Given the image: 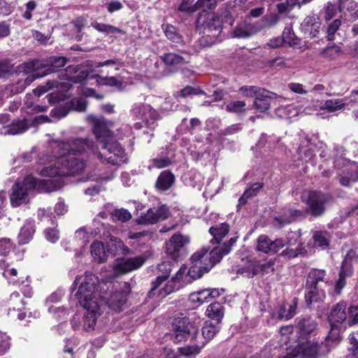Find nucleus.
Masks as SVG:
<instances>
[{
	"label": "nucleus",
	"instance_id": "obj_1",
	"mask_svg": "<svg viewBox=\"0 0 358 358\" xmlns=\"http://www.w3.org/2000/svg\"><path fill=\"white\" fill-rule=\"evenodd\" d=\"M94 142L87 138H71L57 142L55 152L59 157L57 164L60 166L63 177L73 176L83 173L87 166L84 155L94 152Z\"/></svg>",
	"mask_w": 358,
	"mask_h": 358
},
{
	"label": "nucleus",
	"instance_id": "obj_2",
	"mask_svg": "<svg viewBox=\"0 0 358 358\" xmlns=\"http://www.w3.org/2000/svg\"><path fill=\"white\" fill-rule=\"evenodd\" d=\"M302 231H289L285 238L271 240L268 236L261 234L257 238L256 250L266 255H275L280 258L290 260L299 257H305L308 250L301 239Z\"/></svg>",
	"mask_w": 358,
	"mask_h": 358
},
{
	"label": "nucleus",
	"instance_id": "obj_3",
	"mask_svg": "<svg viewBox=\"0 0 358 358\" xmlns=\"http://www.w3.org/2000/svg\"><path fill=\"white\" fill-rule=\"evenodd\" d=\"M238 238V236L231 237L222 245H217L210 250L209 247H203L194 252L189 259L188 276L193 280L201 278L214 266L220 262L224 256L230 253Z\"/></svg>",
	"mask_w": 358,
	"mask_h": 358
},
{
	"label": "nucleus",
	"instance_id": "obj_4",
	"mask_svg": "<svg viewBox=\"0 0 358 358\" xmlns=\"http://www.w3.org/2000/svg\"><path fill=\"white\" fill-rule=\"evenodd\" d=\"M80 284L75 296L79 304L87 310L85 316V322L88 321L89 327H93L96 322V313L99 310V305L96 297V289L99 284L98 277L90 271L85 272L83 275L76 276L72 287Z\"/></svg>",
	"mask_w": 358,
	"mask_h": 358
},
{
	"label": "nucleus",
	"instance_id": "obj_5",
	"mask_svg": "<svg viewBox=\"0 0 358 358\" xmlns=\"http://www.w3.org/2000/svg\"><path fill=\"white\" fill-rule=\"evenodd\" d=\"M328 282L327 272L324 269L312 268L306 275L304 284V301L306 306L320 303L325 297L323 285Z\"/></svg>",
	"mask_w": 358,
	"mask_h": 358
},
{
	"label": "nucleus",
	"instance_id": "obj_6",
	"mask_svg": "<svg viewBox=\"0 0 358 358\" xmlns=\"http://www.w3.org/2000/svg\"><path fill=\"white\" fill-rule=\"evenodd\" d=\"M348 303L345 301H340L333 305L327 314V321L330 330L326 336V340L340 341L342 339V332L346 329L344 325L348 319Z\"/></svg>",
	"mask_w": 358,
	"mask_h": 358
},
{
	"label": "nucleus",
	"instance_id": "obj_7",
	"mask_svg": "<svg viewBox=\"0 0 358 358\" xmlns=\"http://www.w3.org/2000/svg\"><path fill=\"white\" fill-rule=\"evenodd\" d=\"M68 61L67 57L62 56H52L45 60L34 59L24 64V71L31 73L34 79L43 78L58 71L66 65Z\"/></svg>",
	"mask_w": 358,
	"mask_h": 358
},
{
	"label": "nucleus",
	"instance_id": "obj_8",
	"mask_svg": "<svg viewBox=\"0 0 358 358\" xmlns=\"http://www.w3.org/2000/svg\"><path fill=\"white\" fill-rule=\"evenodd\" d=\"M172 338L176 343L190 340L196 342L199 329L183 313L176 316L172 322Z\"/></svg>",
	"mask_w": 358,
	"mask_h": 358
},
{
	"label": "nucleus",
	"instance_id": "obj_9",
	"mask_svg": "<svg viewBox=\"0 0 358 358\" xmlns=\"http://www.w3.org/2000/svg\"><path fill=\"white\" fill-rule=\"evenodd\" d=\"M333 199L331 194L320 190H310L303 202L306 206V213L313 217L323 216L327 210V205Z\"/></svg>",
	"mask_w": 358,
	"mask_h": 358
},
{
	"label": "nucleus",
	"instance_id": "obj_10",
	"mask_svg": "<svg viewBox=\"0 0 358 358\" xmlns=\"http://www.w3.org/2000/svg\"><path fill=\"white\" fill-rule=\"evenodd\" d=\"M194 0H181L178 10L182 12H194L201 10L199 13L196 22H208L213 17L210 11L215 10L217 5V0H198L194 6Z\"/></svg>",
	"mask_w": 358,
	"mask_h": 358
},
{
	"label": "nucleus",
	"instance_id": "obj_11",
	"mask_svg": "<svg viewBox=\"0 0 358 358\" xmlns=\"http://www.w3.org/2000/svg\"><path fill=\"white\" fill-rule=\"evenodd\" d=\"M101 150L102 151L99 153V157L103 162L115 166H120L128 162L125 150L115 139L101 145Z\"/></svg>",
	"mask_w": 358,
	"mask_h": 358
},
{
	"label": "nucleus",
	"instance_id": "obj_12",
	"mask_svg": "<svg viewBox=\"0 0 358 358\" xmlns=\"http://www.w3.org/2000/svg\"><path fill=\"white\" fill-rule=\"evenodd\" d=\"M189 242V238L187 236L182 235L180 233H175L165 242V252L173 260L178 261L186 255L185 245Z\"/></svg>",
	"mask_w": 358,
	"mask_h": 358
},
{
	"label": "nucleus",
	"instance_id": "obj_13",
	"mask_svg": "<svg viewBox=\"0 0 358 358\" xmlns=\"http://www.w3.org/2000/svg\"><path fill=\"white\" fill-rule=\"evenodd\" d=\"M130 293L131 285L129 282L120 283L106 301L108 308L116 313L122 311Z\"/></svg>",
	"mask_w": 358,
	"mask_h": 358
},
{
	"label": "nucleus",
	"instance_id": "obj_14",
	"mask_svg": "<svg viewBox=\"0 0 358 358\" xmlns=\"http://www.w3.org/2000/svg\"><path fill=\"white\" fill-rule=\"evenodd\" d=\"M173 268V264L169 261L162 262L157 264L155 270L157 276L152 280L150 282L151 287L148 294L150 298H154L157 295L156 292L158 288L169 279Z\"/></svg>",
	"mask_w": 358,
	"mask_h": 358
},
{
	"label": "nucleus",
	"instance_id": "obj_15",
	"mask_svg": "<svg viewBox=\"0 0 358 358\" xmlns=\"http://www.w3.org/2000/svg\"><path fill=\"white\" fill-rule=\"evenodd\" d=\"M170 215L169 207L166 204H162L157 208H150L145 213H141L137 222L141 224H153L168 219Z\"/></svg>",
	"mask_w": 358,
	"mask_h": 358
},
{
	"label": "nucleus",
	"instance_id": "obj_16",
	"mask_svg": "<svg viewBox=\"0 0 358 358\" xmlns=\"http://www.w3.org/2000/svg\"><path fill=\"white\" fill-rule=\"evenodd\" d=\"M195 29L199 31L203 29V36L200 38L201 44L206 45L204 43H207L208 45L214 43V38H218L222 29V24H195Z\"/></svg>",
	"mask_w": 358,
	"mask_h": 358
},
{
	"label": "nucleus",
	"instance_id": "obj_17",
	"mask_svg": "<svg viewBox=\"0 0 358 358\" xmlns=\"http://www.w3.org/2000/svg\"><path fill=\"white\" fill-rule=\"evenodd\" d=\"M306 213L301 209L283 208L280 215L274 217V224L279 229L289 224L296 220L298 217H305Z\"/></svg>",
	"mask_w": 358,
	"mask_h": 358
},
{
	"label": "nucleus",
	"instance_id": "obj_18",
	"mask_svg": "<svg viewBox=\"0 0 358 358\" xmlns=\"http://www.w3.org/2000/svg\"><path fill=\"white\" fill-rule=\"evenodd\" d=\"M322 346L323 342L314 339L312 342L308 340L306 342L300 341L295 347L300 358H318Z\"/></svg>",
	"mask_w": 358,
	"mask_h": 358
},
{
	"label": "nucleus",
	"instance_id": "obj_19",
	"mask_svg": "<svg viewBox=\"0 0 358 358\" xmlns=\"http://www.w3.org/2000/svg\"><path fill=\"white\" fill-rule=\"evenodd\" d=\"M145 261L146 257L143 255L122 259L115 264L114 269L117 273L126 274L141 268Z\"/></svg>",
	"mask_w": 358,
	"mask_h": 358
},
{
	"label": "nucleus",
	"instance_id": "obj_20",
	"mask_svg": "<svg viewBox=\"0 0 358 358\" xmlns=\"http://www.w3.org/2000/svg\"><path fill=\"white\" fill-rule=\"evenodd\" d=\"M66 71L72 73V75L69 76L68 80L75 83L85 84L90 77L91 78H96V76H90V73L93 71L88 66L71 65L66 68Z\"/></svg>",
	"mask_w": 358,
	"mask_h": 358
},
{
	"label": "nucleus",
	"instance_id": "obj_21",
	"mask_svg": "<svg viewBox=\"0 0 358 358\" xmlns=\"http://www.w3.org/2000/svg\"><path fill=\"white\" fill-rule=\"evenodd\" d=\"M92 131L96 140L102 145L114 140L113 132L108 129L106 122L102 120L96 119L94 121Z\"/></svg>",
	"mask_w": 358,
	"mask_h": 358
},
{
	"label": "nucleus",
	"instance_id": "obj_22",
	"mask_svg": "<svg viewBox=\"0 0 358 358\" xmlns=\"http://www.w3.org/2000/svg\"><path fill=\"white\" fill-rule=\"evenodd\" d=\"M296 327L301 336H310L317 327V322L308 315L301 316L295 320Z\"/></svg>",
	"mask_w": 358,
	"mask_h": 358
},
{
	"label": "nucleus",
	"instance_id": "obj_23",
	"mask_svg": "<svg viewBox=\"0 0 358 358\" xmlns=\"http://www.w3.org/2000/svg\"><path fill=\"white\" fill-rule=\"evenodd\" d=\"M135 113H142L141 118L145 122L146 127L154 130L157 127L156 121L159 118L158 112L153 109L150 105L137 107L134 109Z\"/></svg>",
	"mask_w": 358,
	"mask_h": 358
},
{
	"label": "nucleus",
	"instance_id": "obj_24",
	"mask_svg": "<svg viewBox=\"0 0 358 358\" xmlns=\"http://www.w3.org/2000/svg\"><path fill=\"white\" fill-rule=\"evenodd\" d=\"M358 264V254L353 250L350 249L347 251L341 262L340 270L338 272L344 273L348 276L354 275V265Z\"/></svg>",
	"mask_w": 358,
	"mask_h": 358
},
{
	"label": "nucleus",
	"instance_id": "obj_25",
	"mask_svg": "<svg viewBox=\"0 0 358 358\" xmlns=\"http://www.w3.org/2000/svg\"><path fill=\"white\" fill-rule=\"evenodd\" d=\"M230 226L227 222H222L209 228L208 232L213 236L210 243L212 245H222L223 239L229 234Z\"/></svg>",
	"mask_w": 358,
	"mask_h": 358
},
{
	"label": "nucleus",
	"instance_id": "obj_26",
	"mask_svg": "<svg viewBox=\"0 0 358 358\" xmlns=\"http://www.w3.org/2000/svg\"><path fill=\"white\" fill-rule=\"evenodd\" d=\"M35 232V221L34 220H25L17 235L18 244L22 245L29 243L33 239Z\"/></svg>",
	"mask_w": 358,
	"mask_h": 358
},
{
	"label": "nucleus",
	"instance_id": "obj_27",
	"mask_svg": "<svg viewBox=\"0 0 358 358\" xmlns=\"http://www.w3.org/2000/svg\"><path fill=\"white\" fill-rule=\"evenodd\" d=\"M175 180V176L170 170L163 171L159 175L155 187L159 192H166L173 187Z\"/></svg>",
	"mask_w": 358,
	"mask_h": 358
},
{
	"label": "nucleus",
	"instance_id": "obj_28",
	"mask_svg": "<svg viewBox=\"0 0 358 358\" xmlns=\"http://www.w3.org/2000/svg\"><path fill=\"white\" fill-rule=\"evenodd\" d=\"M29 120L27 118L15 119L6 127H3L5 135H18L24 133L29 129Z\"/></svg>",
	"mask_w": 358,
	"mask_h": 358
},
{
	"label": "nucleus",
	"instance_id": "obj_29",
	"mask_svg": "<svg viewBox=\"0 0 358 358\" xmlns=\"http://www.w3.org/2000/svg\"><path fill=\"white\" fill-rule=\"evenodd\" d=\"M332 236L326 230H317L313 232L312 239L314 245L322 250H327L329 248Z\"/></svg>",
	"mask_w": 358,
	"mask_h": 358
},
{
	"label": "nucleus",
	"instance_id": "obj_30",
	"mask_svg": "<svg viewBox=\"0 0 358 358\" xmlns=\"http://www.w3.org/2000/svg\"><path fill=\"white\" fill-rule=\"evenodd\" d=\"M206 313L213 322L220 324L224 315V307L219 302L211 303L208 306Z\"/></svg>",
	"mask_w": 358,
	"mask_h": 358
},
{
	"label": "nucleus",
	"instance_id": "obj_31",
	"mask_svg": "<svg viewBox=\"0 0 358 358\" xmlns=\"http://www.w3.org/2000/svg\"><path fill=\"white\" fill-rule=\"evenodd\" d=\"M27 195V189H24L19 182H15L12 187V193L10 195V204L13 207L20 206Z\"/></svg>",
	"mask_w": 358,
	"mask_h": 358
},
{
	"label": "nucleus",
	"instance_id": "obj_32",
	"mask_svg": "<svg viewBox=\"0 0 358 358\" xmlns=\"http://www.w3.org/2000/svg\"><path fill=\"white\" fill-rule=\"evenodd\" d=\"M220 324L213 322L212 320H207L201 329V333L205 342H202V345L208 341L213 339L214 336L220 331Z\"/></svg>",
	"mask_w": 358,
	"mask_h": 358
},
{
	"label": "nucleus",
	"instance_id": "obj_33",
	"mask_svg": "<svg viewBox=\"0 0 358 358\" xmlns=\"http://www.w3.org/2000/svg\"><path fill=\"white\" fill-rule=\"evenodd\" d=\"M255 24H238L234 30V37L247 38L255 34L258 29L254 26Z\"/></svg>",
	"mask_w": 358,
	"mask_h": 358
},
{
	"label": "nucleus",
	"instance_id": "obj_34",
	"mask_svg": "<svg viewBox=\"0 0 358 358\" xmlns=\"http://www.w3.org/2000/svg\"><path fill=\"white\" fill-rule=\"evenodd\" d=\"M74 109V103L73 101L66 102L60 104L50 111V116L54 118L61 119L66 117L69 113Z\"/></svg>",
	"mask_w": 358,
	"mask_h": 358
},
{
	"label": "nucleus",
	"instance_id": "obj_35",
	"mask_svg": "<svg viewBox=\"0 0 358 358\" xmlns=\"http://www.w3.org/2000/svg\"><path fill=\"white\" fill-rule=\"evenodd\" d=\"M182 287V283L172 277L166 282L164 287L157 291V296L162 298L165 297L168 294L179 290Z\"/></svg>",
	"mask_w": 358,
	"mask_h": 358
},
{
	"label": "nucleus",
	"instance_id": "obj_36",
	"mask_svg": "<svg viewBox=\"0 0 358 358\" xmlns=\"http://www.w3.org/2000/svg\"><path fill=\"white\" fill-rule=\"evenodd\" d=\"M162 27L164 29V34L166 38L176 43L182 42V36L179 33L178 29L172 24H162Z\"/></svg>",
	"mask_w": 358,
	"mask_h": 358
},
{
	"label": "nucleus",
	"instance_id": "obj_37",
	"mask_svg": "<svg viewBox=\"0 0 358 358\" xmlns=\"http://www.w3.org/2000/svg\"><path fill=\"white\" fill-rule=\"evenodd\" d=\"M52 179L37 180L33 177L27 176L24 178V183L27 188H36L37 186L40 188L46 189L50 191L49 185L52 184Z\"/></svg>",
	"mask_w": 358,
	"mask_h": 358
},
{
	"label": "nucleus",
	"instance_id": "obj_38",
	"mask_svg": "<svg viewBox=\"0 0 358 358\" xmlns=\"http://www.w3.org/2000/svg\"><path fill=\"white\" fill-rule=\"evenodd\" d=\"M296 6L299 7V0H286L276 5L277 12L279 15L290 17L289 15Z\"/></svg>",
	"mask_w": 358,
	"mask_h": 358
},
{
	"label": "nucleus",
	"instance_id": "obj_39",
	"mask_svg": "<svg viewBox=\"0 0 358 358\" xmlns=\"http://www.w3.org/2000/svg\"><path fill=\"white\" fill-rule=\"evenodd\" d=\"M342 52L341 47L334 45L322 49L320 55L328 61H333L338 58Z\"/></svg>",
	"mask_w": 358,
	"mask_h": 358
},
{
	"label": "nucleus",
	"instance_id": "obj_40",
	"mask_svg": "<svg viewBox=\"0 0 358 358\" xmlns=\"http://www.w3.org/2000/svg\"><path fill=\"white\" fill-rule=\"evenodd\" d=\"M270 96L259 93L254 100V106L260 112H266L270 108Z\"/></svg>",
	"mask_w": 358,
	"mask_h": 358
},
{
	"label": "nucleus",
	"instance_id": "obj_41",
	"mask_svg": "<svg viewBox=\"0 0 358 358\" xmlns=\"http://www.w3.org/2000/svg\"><path fill=\"white\" fill-rule=\"evenodd\" d=\"M9 310H20L24 306L23 299L18 292H13L10 294L9 299L7 300Z\"/></svg>",
	"mask_w": 358,
	"mask_h": 358
},
{
	"label": "nucleus",
	"instance_id": "obj_42",
	"mask_svg": "<svg viewBox=\"0 0 358 358\" xmlns=\"http://www.w3.org/2000/svg\"><path fill=\"white\" fill-rule=\"evenodd\" d=\"M91 254L94 259L98 262L101 263L105 261L103 257V245L100 242L94 241L91 245Z\"/></svg>",
	"mask_w": 358,
	"mask_h": 358
},
{
	"label": "nucleus",
	"instance_id": "obj_43",
	"mask_svg": "<svg viewBox=\"0 0 358 358\" xmlns=\"http://www.w3.org/2000/svg\"><path fill=\"white\" fill-rule=\"evenodd\" d=\"M38 218L41 222H46L51 226H57L55 216L48 210L39 209Z\"/></svg>",
	"mask_w": 358,
	"mask_h": 358
},
{
	"label": "nucleus",
	"instance_id": "obj_44",
	"mask_svg": "<svg viewBox=\"0 0 358 358\" xmlns=\"http://www.w3.org/2000/svg\"><path fill=\"white\" fill-rule=\"evenodd\" d=\"M96 78H97V82L99 83V85L110 87H116L118 88H121L122 86V81L117 80L114 76L102 77L96 75Z\"/></svg>",
	"mask_w": 358,
	"mask_h": 358
},
{
	"label": "nucleus",
	"instance_id": "obj_45",
	"mask_svg": "<svg viewBox=\"0 0 358 358\" xmlns=\"http://www.w3.org/2000/svg\"><path fill=\"white\" fill-rule=\"evenodd\" d=\"M336 6L329 2L327 6L320 12L319 19L321 20L329 21L336 15Z\"/></svg>",
	"mask_w": 358,
	"mask_h": 358
},
{
	"label": "nucleus",
	"instance_id": "obj_46",
	"mask_svg": "<svg viewBox=\"0 0 358 358\" xmlns=\"http://www.w3.org/2000/svg\"><path fill=\"white\" fill-rule=\"evenodd\" d=\"M94 27L100 32L106 33V34H124V32L117 27H115L109 24H92Z\"/></svg>",
	"mask_w": 358,
	"mask_h": 358
},
{
	"label": "nucleus",
	"instance_id": "obj_47",
	"mask_svg": "<svg viewBox=\"0 0 358 358\" xmlns=\"http://www.w3.org/2000/svg\"><path fill=\"white\" fill-rule=\"evenodd\" d=\"M245 106L246 103L243 101H234L226 106V110L229 113H243L245 112Z\"/></svg>",
	"mask_w": 358,
	"mask_h": 358
},
{
	"label": "nucleus",
	"instance_id": "obj_48",
	"mask_svg": "<svg viewBox=\"0 0 358 358\" xmlns=\"http://www.w3.org/2000/svg\"><path fill=\"white\" fill-rule=\"evenodd\" d=\"M162 61L167 65H176L185 63V59L176 53L169 52L162 57Z\"/></svg>",
	"mask_w": 358,
	"mask_h": 358
},
{
	"label": "nucleus",
	"instance_id": "obj_49",
	"mask_svg": "<svg viewBox=\"0 0 358 358\" xmlns=\"http://www.w3.org/2000/svg\"><path fill=\"white\" fill-rule=\"evenodd\" d=\"M60 166L56 162V165L50 166L43 168L41 171V175L48 178H55L56 176H62Z\"/></svg>",
	"mask_w": 358,
	"mask_h": 358
},
{
	"label": "nucleus",
	"instance_id": "obj_50",
	"mask_svg": "<svg viewBox=\"0 0 358 358\" xmlns=\"http://www.w3.org/2000/svg\"><path fill=\"white\" fill-rule=\"evenodd\" d=\"M348 341L350 346L348 350L353 357H355L358 354V331L350 333Z\"/></svg>",
	"mask_w": 358,
	"mask_h": 358
},
{
	"label": "nucleus",
	"instance_id": "obj_51",
	"mask_svg": "<svg viewBox=\"0 0 358 358\" xmlns=\"http://www.w3.org/2000/svg\"><path fill=\"white\" fill-rule=\"evenodd\" d=\"M43 234L45 238L52 243H56L59 239V232L57 226L47 227L43 231Z\"/></svg>",
	"mask_w": 358,
	"mask_h": 358
},
{
	"label": "nucleus",
	"instance_id": "obj_52",
	"mask_svg": "<svg viewBox=\"0 0 358 358\" xmlns=\"http://www.w3.org/2000/svg\"><path fill=\"white\" fill-rule=\"evenodd\" d=\"M206 95V93L204 90H201L200 87H194L189 85H187L182 88L180 91V96L181 97L185 98L187 96L191 95Z\"/></svg>",
	"mask_w": 358,
	"mask_h": 358
},
{
	"label": "nucleus",
	"instance_id": "obj_53",
	"mask_svg": "<svg viewBox=\"0 0 358 358\" xmlns=\"http://www.w3.org/2000/svg\"><path fill=\"white\" fill-rule=\"evenodd\" d=\"M348 319L347 324L349 327L358 324V305H350L348 308Z\"/></svg>",
	"mask_w": 358,
	"mask_h": 358
},
{
	"label": "nucleus",
	"instance_id": "obj_54",
	"mask_svg": "<svg viewBox=\"0 0 358 358\" xmlns=\"http://www.w3.org/2000/svg\"><path fill=\"white\" fill-rule=\"evenodd\" d=\"M292 24H289V26L286 27L282 33V38L285 40V43H289V45H297L298 38L296 36L292 29Z\"/></svg>",
	"mask_w": 358,
	"mask_h": 358
},
{
	"label": "nucleus",
	"instance_id": "obj_55",
	"mask_svg": "<svg viewBox=\"0 0 358 358\" xmlns=\"http://www.w3.org/2000/svg\"><path fill=\"white\" fill-rule=\"evenodd\" d=\"M275 259H270L266 262H259V274L262 275L273 273L275 271Z\"/></svg>",
	"mask_w": 358,
	"mask_h": 358
},
{
	"label": "nucleus",
	"instance_id": "obj_56",
	"mask_svg": "<svg viewBox=\"0 0 358 358\" xmlns=\"http://www.w3.org/2000/svg\"><path fill=\"white\" fill-rule=\"evenodd\" d=\"M14 244L8 238H0V255L6 256L13 248Z\"/></svg>",
	"mask_w": 358,
	"mask_h": 358
},
{
	"label": "nucleus",
	"instance_id": "obj_57",
	"mask_svg": "<svg viewBox=\"0 0 358 358\" xmlns=\"http://www.w3.org/2000/svg\"><path fill=\"white\" fill-rule=\"evenodd\" d=\"M3 275L8 279L9 283L15 285L18 282L17 271L15 268H9L7 265L3 268Z\"/></svg>",
	"mask_w": 358,
	"mask_h": 358
},
{
	"label": "nucleus",
	"instance_id": "obj_58",
	"mask_svg": "<svg viewBox=\"0 0 358 358\" xmlns=\"http://www.w3.org/2000/svg\"><path fill=\"white\" fill-rule=\"evenodd\" d=\"M259 262L257 260L250 261L248 264L241 268V273H250L252 276H256L259 274Z\"/></svg>",
	"mask_w": 358,
	"mask_h": 358
},
{
	"label": "nucleus",
	"instance_id": "obj_59",
	"mask_svg": "<svg viewBox=\"0 0 358 358\" xmlns=\"http://www.w3.org/2000/svg\"><path fill=\"white\" fill-rule=\"evenodd\" d=\"M325 108L329 112H334L341 109L344 106L342 99H329L325 102Z\"/></svg>",
	"mask_w": 358,
	"mask_h": 358
},
{
	"label": "nucleus",
	"instance_id": "obj_60",
	"mask_svg": "<svg viewBox=\"0 0 358 358\" xmlns=\"http://www.w3.org/2000/svg\"><path fill=\"white\" fill-rule=\"evenodd\" d=\"M351 276H348L344 273H341L338 272V278L336 280L334 285V292L337 294H340L341 293L342 289L346 286L347 278H350Z\"/></svg>",
	"mask_w": 358,
	"mask_h": 358
},
{
	"label": "nucleus",
	"instance_id": "obj_61",
	"mask_svg": "<svg viewBox=\"0 0 358 358\" xmlns=\"http://www.w3.org/2000/svg\"><path fill=\"white\" fill-rule=\"evenodd\" d=\"M201 346H199V345L196 343L192 345H187L183 348H180V352L182 355L185 356H190L192 355H197L200 352V350Z\"/></svg>",
	"mask_w": 358,
	"mask_h": 358
},
{
	"label": "nucleus",
	"instance_id": "obj_62",
	"mask_svg": "<svg viewBox=\"0 0 358 358\" xmlns=\"http://www.w3.org/2000/svg\"><path fill=\"white\" fill-rule=\"evenodd\" d=\"M217 20L220 22H224L225 21L231 20V14L227 6H223L220 8L217 14Z\"/></svg>",
	"mask_w": 358,
	"mask_h": 358
},
{
	"label": "nucleus",
	"instance_id": "obj_63",
	"mask_svg": "<svg viewBox=\"0 0 358 358\" xmlns=\"http://www.w3.org/2000/svg\"><path fill=\"white\" fill-rule=\"evenodd\" d=\"M113 215L117 220H120L123 222H127L131 218V213L127 210L124 208L115 210Z\"/></svg>",
	"mask_w": 358,
	"mask_h": 358
},
{
	"label": "nucleus",
	"instance_id": "obj_64",
	"mask_svg": "<svg viewBox=\"0 0 358 358\" xmlns=\"http://www.w3.org/2000/svg\"><path fill=\"white\" fill-rule=\"evenodd\" d=\"M260 89L256 86H242L240 92L246 96H257L260 92Z\"/></svg>",
	"mask_w": 358,
	"mask_h": 358
}]
</instances>
